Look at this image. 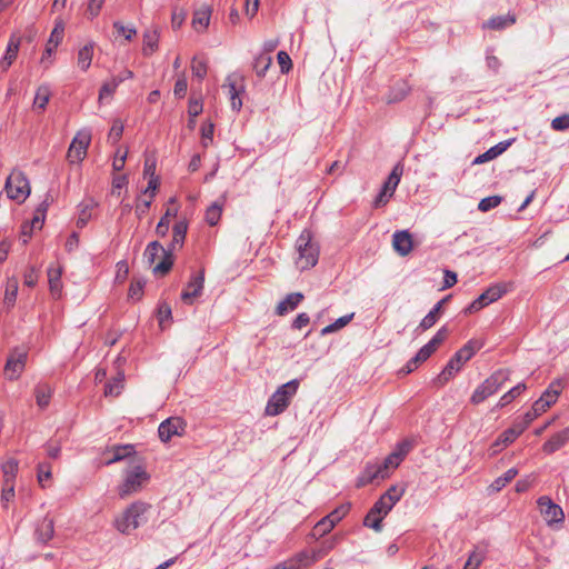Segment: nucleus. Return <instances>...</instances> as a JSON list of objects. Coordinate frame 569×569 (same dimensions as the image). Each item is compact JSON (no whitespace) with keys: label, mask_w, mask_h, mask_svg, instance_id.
<instances>
[{"label":"nucleus","mask_w":569,"mask_h":569,"mask_svg":"<svg viewBox=\"0 0 569 569\" xmlns=\"http://www.w3.org/2000/svg\"><path fill=\"white\" fill-rule=\"evenodd\" d=\"M296 266L300 271L313 268L319 260L320 248L318 242L313 240L311 230L305 229L296 240Z\"/></svg>","instance_id":"nucleus-1"},{"label":"nucleus","mask_w":569,"mask_h":569,"mask_svg":"<svg viewBox=\"0 0 569 569\" xmlns=\"http://www.w3.org/2000/svg\"><path fill=\"white\" fill-rule=\"evenodd\" d=\"M188 231V222L186 219L179 220L173 224L172 228V240L167 248L166 256L161 261L152 269L156 276L163 277L172 269L174 257L173 252L183 247L186 236Z\"/></svg>","instance_id":"nucleus-2"},{"label":"nucleus","mask_w":569,"mask_h":569,"mask_svg":"<svg viewBox=\"0 0 569 569\" xmlns=\"http://www.w3.org/2000/svg\"><path fill=\"white\" fill-rule=\"evenodd\" d=\"M151 505L144 501L132 502L122 515L116 520V528L124 535H129L141 525L148 521V512L151 510Z\"/></svg>","instance_id":"nucleus-3"},{"label":"nucleus","mask_w":569,"mask_h":569,"mask_svg":"<svg viewBox=\"0 0 569 569\" xmlns=\"http://www.w3.org/2000/svg\"><path fill=\"white\" fill-rule=\"evenodd\" d=\"M299 381L297 379L280 386L269 398L264 408L266 416H278L290 405L292 397L297 393Z\"/></svg>","instance_id":"nucleus-4"},{"label":"nucleus","mask_w":569,"mask_h":569,"mask_svg":"<svg viewBox=\"0 0 569 569\" xmlns=\"http://www.w3.org/2000/svg\"><path fill=\"white\" fill-rule=\"evenodd\" d=\"M150 480V475L141 463L132 462L130 469L126 471L123 482L119 486L118 493L124 499L139 492Z\"/></svg>","instance_id":"nucleus-5"},{"label":"nucleus","mask_w":569,"mask_h":569,"mask_svg":"<svg viewBox=\"0 0 569 569\" xmlns=\"http://www.w3.org/2000/svg\"><path fill=\"white\" fill-rule=\"evenodd\" d=\"M508 379L509 370L499 369L477 387L470 398L471 403L479 405L483 402L487 398L495 395Z\"/></svg>","instance_id":"nucleus-6"},{"label":"nucleus","mask_w":569,"mask_h":569,"mask_svg":"<svg viewBox=\"0 0 569 569\" xmlns=\"http://www.w3.org/2000/svg\"><path fill=\"white\" fill-rule=\"evenodd\" d=\"M447 338V329L442 327L435 337L412 357L400 372L408 375L415 371L421 363H423L445 341Z\"/></svg>","instance_id":"nucleus-7"},{"label":"nucleus","mask_w":569,"mask_h":569,"mask_svg":"<svg viewBox=\"0 0 569 569\" xmlns=\"http://www.w3.org/2000/svg\"><path fill=\"white\" fill-rule=\"evenodd\" d=\"M6 191L10 199L23 202L30 194V184L21 171H12L6 181Z\"/></svg>","instance_id":"nucleus-8"},{"label":"nucleus","mask_w":569,"mask_h":569,"mask_svg":"<svg viewBox=\"0 0 569 569\" xmlns=\"http://www.w3.org/2000/svg\"><path fill=\"white\" fill-rule=\"evenodd\" d=\"M403 173V166L401 163H397L387 180L383 182L380 192L377 194L373 207L381 208L385 207L389 200L393 197L395 191L400 182L401 176Z\"/></svg>","instance_id":"nucleus-9"},{"label":"nucleus","mask_w":569,"mask_h":569,"mask_svg":"<svg viewBox=\"0 0 569 569\" xmlns=\"http://www.w3.org/2000/svg\"><path fill=\"white\" fill-rule=\"evenodd\" d=\"M91 141V134L89 131H79L73 138L68 152L67 159L70 163H79L81 162L86 154L87 149Z\"/></svg>","instance_id":"nucleus-10"},{"label":"nucleus","mask_w":569,"mask_h":569,"mask_svg":"<svg viewBox=\"0 0 569 569\" xmlns=\"http://www.w3.org/2000/svg\"><path fill=\"white\" fill-rule=\"evenodd\" d=\"M506 292L503 286L497 284L489 287L482 292L468 308L465 309V316H470L472 312L481 310L486 306L495 302Z\"/></svg>","instance_id":"nucleus-11"},{"label":"nucleus","mask_w":569,"mask_h":569,"mask_svg":"<svg viewBox=\"0 0 569 569\" xmlns=\"http://www.w3.org/2000/svg\"><path fill=\"white\" fill-rule=\"evenodd\" d=\"M103 457L106 458V466L127 459L129 460V463L132 465V462L136 461V449L133 445H116L108 448L103 452Z\"/></svg>","instance_id":"nucleus-12"},{"label":"nucleus","mask_w":569,"mask_h":569,"mask_svg":"<svg viewBox=\"0 0 569 569\" xmlns=\"http://www.w3.org/2000/svg\"><path fill=\"white\" fill-rule=\"evenodd\" d=\"M27 357L28 352L18 348L10 353L4 366V372L10 380H16L20 377L26 367Z\"/></svg>","instance_id":"nucleus-13"},{"label":"nucleus","mask_w":569,"mask_h":569,"mask_svg":"<svg viewBox=\"0 0 569 569\" xmlns=\"http://www.w3.org/2000/svg\"><path fill=\"white\" fill-rule=\"evenodd\" d=\"M540 512L548 525L563 522L565 515L560 506L556 505L549 497L542 496L537 500Z\"/></svg>","instance_id":"nucleus-14"},{"label":"nucleus","mask_w":569,"mask_h":569,"mask_svg":"<svg viewBox=\"0 0 569 569\" xmlns=\"http://www.w3.org/2000/svg\"><path fill=\"white\" fill-rule=\"evenodd\" d=\"M186 422L180 417H170L162 421L158 428V435L161 441L168 442L173 436H181L184 431Z\"/></svg>","instance_id":"nucleus-15"},{"label":"nucleus","mask_w":569,"mask_h":569,"mask_svg":"<svg viewBox=\"0 0 569 569\" xmlns=\"http://www.w3.org/2000/svg\"><path fill=\"white\" fill-rule=\"evenodd\" d=\"M48 207H49V201H48V199H46L37 208L34 217L31 220V223L30 224H28V223L22 224V227H21V237H22V241H23L24 244L31 238V233H32L33 229H41L42 228V224H43V221H44V218H46V212H47Z\"/></svg>","instance_id":"nucleus-16"},{"label":"nucleus","mask_w":569,"mask_h":569,"mask_svg":"<svg viewBox=\"0 0 569 569\" xmlns=\"http://www.w3.org/2000/svg\"><path fill=\"white\" fill-rule=\"evenodd\" d=\"M204 270L201 269L197 274L192 276L186 288L181 292V300L191 303L194 298L199 297L203 289Z\"/></svg>","instance_id":"nucleus-17"},{"label":"nucleus","mask_w":569,"mask_h":569,"mask_svg":"<svg viewBox=\"0 0 569 569\" xmlns=\"http://www.w3.org/2000/svg\"><path fill=\"white\" fill-rule=\"evenodd\" d=\"M392 248L399 256H408L413 248L411 233L408 230L396 231L392 236Z\"/></svg>","instance_id":"nucleus-18"},{"label":"nucleus","mask_w":569,"mask_h":569,"mask_svg":"<svg viewBox=\"0 0 569 569\" xmlns=\"http://www.w3.org/2000/svg\"><path fill=\"white\" fill-rule=\"evenodd\" d=\"M482 347V343L479 340H470L463 347H461L451 358L450 360L458 367L462 368L466 362H468L472 356Z\"/></svg>","instance_id":"nucleus-19"},{"label":"nucleus","mask_w":569,"mask_h":569,"mask_svg":"<svg viewBox=\"0 0 569 569\" xmlns=\"http://www.w3.org/2000/svg\"><path fill=\"white\" fill-rule=\"evenodd\" d=\"M64 34V23L62 20L56 21L54 28L51 31L50 38L46 44V50L43 52L41 62L44 63L46 59H49L57 47L60 44V42L63 39Z\"/></svg>","instance_id":"nucleus-20"},{"label":"nucleus","mask_w":569,"mask_h":569,"mask_svg":"<svg viewBox=\"0 0 569 569\" xmlns=\"http://www.w3.org/2000/svg\"><path fill=\"white\" fill-rule=\"evenodd\" d=\"M525 430L526 426H520L518 422L506 429L492 445L493 455L498 452L500 446L507 447L512 443Z\"/></svg>","instance_id":"nucleus-21"},{"label":"nucleus","mask_w":569,"mask_h":569,"mask_svg":"<svg viewBox=\"0 0 569 569\" xmlns=\"http://www.w3.org/2000/svg\"><path fill=\"white\" fill-rule=\"evenodd\" d=\"M569 442V426L552 435L542 446L545 453L551 455Z\"/></svg>","instance_id":"nucleus-22"},{"label":"nucleus","mask_w":569,"mask_h":569,"mask_svg":"<svg viewBox=\"0 0 569 569\" xmlns=\"http://www.w3.org/2000/svg\"><path fill=\"white\" fill-rule=\"evenodd\" d=\"M386 475L378 462H368L361 476L357 480V487H363L371 483L376 479H386Z\"/></svg>","instance_id":"nucleus-23"},{"label":"nucleus","mask_w":569,"mask_h":569,"mask_svg":"<svg viewBox=\"0 0 569 569\" xmlns=\"http://www.w3.org/2000/svg\"><path fill=\"white\" fill-rule=\"evenodd\" d=\"M303 300V295L300 292L289 293L282 301H280L276 309V315L279 317L286 316L289 311L296 309Z\"/></svg>","instance_id":"nucleus-24"},{"label":"nucleus","mask_w":569,"mask_h":569,"mask_svg":"<svg viewBox=\"0 0 569 569\" xmlns=\"http://www.w3.org/2000/svg\"><path fill=\"white\" fill-rule=\"evenodd\" d=\"M211 17V8L208 6H202L198 10L194 11L192 17V26L197 31H203L207 29L210 22Z\"/></svg>","instance_id":"nucleus-25"},{"label":"nucleus","mask_w":569,"mask_h":569,"mask_svg":"<svg viewBox=\"0 0 569 569\" xmlns=\"http://www.w3.org/2000/svg\"><path fill=\"white\" fill-rule=\"evenodd\" d=\"M159 32L157 29L148 30L143 34L142 53L150 57L158 50Z\"/></svg>","instance_id":"nucleus-26"},{"label":"nucleus","mask_w":569,"mask_h":569,"mask_svg":"<svg viewBox=\"0 0 569 569\" xmlns=\"http://www.w3.org/2000/svg\"><path fill=\"white\" fill-rule=\"evenodd\" d=\"M460 370V368L449 360L442 371L432 380L433 386L438 388L443 387Z\"/></svg>","instance_id":"nucleus-27"},{"label":"nucleus","mask_w":569,"mask_h":569,"mask_svg":"<svg viewBox=\"0 0 569 569\" xmlns=\"http://www.w3.org/2000/svg\"><path fill=\"white\" fill-rule=\"evenodd\" d=\"M53 533L54 523L50 518H44L36 529L37 539L43 543L48 542L53 537Z\"/></svg>","instance_id":"nucleus-28"},{"label":"nucleus","mask_w":569,"mask_h":569,"mask_svg":"<svg viewBox=\"0 0 569 569\" xmlns=\"http://www.w3.org/2000/svg\"><path fill=\"white\" fill-rule=\"evenodd\" d=\"M516 22V16L508 13L507 16L492 17L483 23V28L492 30H501L506 27L512 26Z\"/></svg>","instance_id":"nucleus-29"},{"label":"nucleus","mask_w":569,"mask_h":569,"mask_svg":"<svg viewBox=\"0 0 569 569\" xmlns=\"http://www.w3.org/2000/svg\"><path fill=\"white\" fill-rule=\"evenodd\" d=\"M410 92V87L407 82L401 81L398 82L395 87L391 88L387 96V103H396L402 101Z\"/></svg>","instance_id":"nucleus-30"},{"label":"nucleus","mask_w":569,"mask_h":569,"mask_svg":"<svg viewBox=\"0 0 569 569\" xmlns=\"http://www.w3.org/2000/svg\"><path fill=\"white\" fill-rule=\"evenodd\" d=\"M167 248H163V246L159 241H151L146 250H144V258L147 259L148 263L150 266H156V259L161 254L162 258L166 256Z\"/></svg>","instance_id":"nucleus-31"},{"label":"nucleus","mask_w":569,"mask_h":569,"mask_svg":"<svg viewBox=\"0 0 569 569\" xmlns=\"http://www.w3.org/2000/svg\"><path fill=\"white\" fill-rule=\"evenodd\" d=\"M51 396H52V389L47 383H39L34 388L36 401H37V405L41 409H44V408H47L49 406Z\"/></svg>","instance_id":"nucleus-32"},{"label":"nucleus","mask_w":569,"mask_h":569,"mask_svg":"<svg viewBox=\"0 0 569 569\" xmlns=\"http://www.w3.org/2000/svg\"><path fill=\"white\" fill-rule=\"evenodd\" d=\"M509 146H510L509 141L499 142L498 144L491 147L489 150H487L482 154H479L475 159L473 163H485L487 161H490V160L497 158L499 154H501Z\"/></svg>","instance_id":"nucleus-33"},{"label":"nucleus","mask_w":569,"mask_h":569,"mask_svg":"<svg viewBox=\"0 0 569 569\" xmlns=\"http://www.w3.org/2000/svg\"><path fill=\"white\" fill-rule=\"evenodd\" d=\"M93 47H94V44L92 42H90V43L83 46L78 51L77 63H78V67L82 71H87L92 62Z\"/></svg>","instance_id":"nucleus-34"},{"label":"nucleus","mask_w":569,"mask_h":569,"mask_svg":"<svg viewBox=\"0 0 569 569\" xmlns=\"http://www.w3.org/2000/svg\"><path fill=\"white\" fill-rule=\"evenodd\" d=\"M562 390V382L560 380L552 381L545 392L539 398L540 400L548 401V406H552L558 400L559 395Z\"/></svg>","instance_id":"nucleus-35"},{"label":"nucleus","mask_w":569,"mask_h":569,"mask_svg":"<svg viewBox=\"0 0 569 569\" xmlns=\"http://www.w3.org/2000/svg\"><path fill=\"white\" fill-rule=\"evenodd\" d=\"M518 475V470L516 468L508 469L501 477H498L490 486L489 490L491 492H499L502 490L512 479Z\"/></svg>","instance_id":"nucleus-36"},{"label":"nucleus","mask_w":569,"mask_h":569,"mask_svg":"<svg viewBox=\"0 0 569 569\" xmlns=\"http://www.w3.org/2000/svg\"><path fill=\"white\" fill-rule=\"evenodd\" d=\"M51 97V91L48 86H40L37 89L33 100V108L44 110Z\"/></svg>","instance_id":"nucleus-37"},{"label":"nucleus","mask_w":569,"mask_h":569,"mask_svg":"<svg viewBox=\"0 0 569 569\" xmlns=\"http://www.w3.org/2000/svg\"><path fill=\"white\" fill-rule=\"evenodd\" d=\"M339 538L337 536H333L325 541H322L321 546L317 550L311 551V561H317L323 556H326L330 550L335 548L337 545Z\"/></svg>","instance_id":"nucleus-38"},{"label":"nucleus","mask_w":569,"mask_h":569,"mask_svg":"<svg viewBox=\"0 0 569 569\" xmlns=\"http://www.w3.org/2000/svg\"><path fill=\"white\" fill-rule=\"evenodd\" d=\"M272 63L269 54H259L253 62V70L259 78H263Z\"/></svg>","instance_id":"nucleus-39"},{"label":"nucleus","mask_w":569,"mask_h":569,"mask_svg":"<svg viewBox=\"0 0 569 569\" xmlns=\"http://www.w3.org/2000/svg\"><path fill=\"white\" fill-rule=\"evenodd\" d=\"M120 83L121 79H116L114 77L104 81L99 90V101L101 102L106 98H111Z\"/></svg>","instance_id":"nucleus-40"},{"label":"nucleus","mask_w":569,"mask_h":569,"mask_svg":"<svg viewBox=\"0 0 569 569\" xmlns=\"http://www.w3.org/2000/svg\"><path fill=\"white\" fill-rule=\"evenodd\" d=\"M3 482L4 485L14 483V478L18 472V461L9 459L2 463Z\"/></svg>","instance_id":"nucleus-41"},{"label":"nucleus","mask_w":569,"mask_h":569,"mask_svg":"<svg viewBox=\"0 0 569 569\" xmlns=\"http://www.w3.org/2000/svg\"><path fill=\"white\" fill-rule=\"evenodd\" d=\"M526 385L523 382H520L518 383L517 386H515L513 388H511L508 392H506L500 399H499V402L497 405V407H505L507 405H509L510 402H512L517 397H519L525 390H526Z\"/></svg>","instance_id":"nucleus-42"},{"label":"nucleus","mask_w":569,"mask_h":569,"mask_svg":"<svg viewBox=\"0 0 569 569\" xmlns=\"http://www.w3.org/2000/svg\"><path fill=\"white\" fill-rule=\"evenodd\" d=\"M48 278L50 291L53 296H60L61 292V271L59 269L49 268Z\"/></svg>","instance_id":"nucleus-43"},{"label":"nucleus","mask_w":569,"mask_h":569,"mask_svg":"<svg viewBox=\"0 0 569 569\" xmlns=\"http://www.w3.org/2000/svg\"><path fill=\"white\" fill-rule=\"evenodd\" d=\"M386 516L383 513H375L371 516L370 509L363 519V526L372 528L375 531L379 532L382 529V520Z\"/></svg>","instance_id":"nucleus-44"},{"label":"nucleus","mask_w":569,"mask_h":569,"mask_svg":"<svg viewBox=\"0 0 569 569\" xmlns=\"http://www.w3.org/2000/svg\"><path fill=\"white\" fill-rule=\"evenodd\" d=\"M227 80H228L231 107L233 110L239 111L242 107V100L239 97L240 90L237 89V83H236V81L231 80V77H228Z\"/></svg>","instance_id":"nucleus-45"},{"label":"nucleus","mask_w":569,"mask_h":569,"mask_svg":"<svg viewBox=\"0 0 569 569\" xmlns=\"http://www.w3.org/2000/svg\"><path fill=\"white\" fill-rule=\"evenodd\" d=\"M333 528L335 526L332 525V521L329 520V518L323 517L316 523L311 535L316 538L323 537L325 535L329 533Z\"/></svg>","instance_id":"nucleus-46"},{"label":"nucleus","mask_w":569,"mask_h":569,"mask_svg":"<svg viewBox=\"0 0 569 569\" xmlns=\"http://www.w3.org/2000/svg\"><path fill=\"white\" fill-rule=\"evenodd\" d=\"M350 508V503H342L333 509L329 515H327L326 518H329V520H331L332 525L336 527V525L348 515Z\"/></svg>","instance_id":"nucleus-47"},{"label":"nucleus","mask_w":569,"mask_h":569,"mask_svg":"<svg viewBox=\"0 0 569 569\" xmlns=\"http://www.w3.org/2000/svg\"><path fill=\"white\" fill-rule=\"evenodd\" d=\"M192 74L202 80L207 76V61L203 58L194 57L191 63Z\"/></svg>","instance_id":"nucleus-48"},{"label":"nucleus","mask_w":569,"mask_h":569,"mask_svg":"<svg viewBox=\"0 0 569 569\" xmlns=\"http://www.w3.org/2000/svg\"><path fill=\"white\" fill-rule=\"evenodd\" d=\"M401 460L399 459V456L396 455L393 451L388 455L385 460L379 463L381 470L386 475V477H389L390 470L396 469L400 465Z\"/></svg>","instance_id":"nucleus-49"},{"label":"nucleus","mask_w":569,"mask_h":569,"mask_svg":"<svg viewBox=\"0 0 569 569\" xmlns=\"http://www.w3.org/2000/svg\"><path fill=\"white\" fill-rule=\"evenodd\" d=\"M222 213V206L214 202L206 210V221L209 226H216Z\"/></svg>","instance_id":"nucleus-50"},{"label":"nucleus","mask_w":569,"mask_h":569,"mask_svg":"<svg viewBox=\"0 0 569 569\" xmlns=\"http://www.w3.org/2000/svg\"><path fill=\"white\" fill-rule=\"evenodd\" d=\"M485 560V551L475 549L468 557L463 569H478Z\"/></svg>","instance_id":"nucleus-51"},{"label":"nucleus","mask_w":569,"mask_h":569,"mask_svg":"<svg viewBox=\"0 0 569 569\" xmlns=\"http://www.w3.org/2000/svg\"><path fill=\"white\" fill-rule=\"evenodd\" d=\"M18 292V279L11 278L7 282L6 293H4V302L10 306L13 305L17 298Z\"/></svg>","instance_id":"nucleus-52"},{"label":"nucleus","mask_w":569,"mask_h":569,"mask_svg":"<svg viewBox=\"0 0 569 569\" xmlns=\"http://www.w3.org/2000/svg\"><path fill=\"white\" fill-rule=\"evenodd\" d=\"M393 506L395 505H391V502H389L382 495L371 507V516L375 513H383L387 516Z\"/></svg>","instance_id":"nucleus-53"},{"label":"nucleus","mask_w":569,"mask_h":569,"mask_svg":"<svg viewBox=\"0 0 569 569\" xmlns=\"http://www.w3.org/2000/svg\"><path fill=\"white\" fill-rule=\"evenodd\" d=\"M502 201L500 196H491L480 200L478 204V209L482 212H487L496 207H498Z\"/></svg>","instance_id":"nucleus-54"},{"label":"nucleus","mask_w":569,"mask_h":569,"mask_svg":"<svg viewBox=\"0 0 569 569\" xmlns=\"http://www.w3.org/2000/svg\"><path fill=\"white\" fill-rule=\"evenodd\" d=\"M19 46H20V39L11 37L8 42L6 54H4L6 60L11 61V62H13L16 60V58L18 56V51H19Z\"/></svg>","instance_id":"nucleus-55"},{"label":"nucleus","mask_w":569,"mask_h":569,"mask_svg":"<svg viewBox=\"0 0 569 569\" xmlns=\"http://www.w3.org/2000/svg\"><path fill=\"white\" fill-rule=\"evenodd\" d=\"M405 493V488L399 486H391L385 493L383 497L391 502V505H396Z\"/></svg>","instance_id":"nucleus-56"},{"label":"nucleus","mask_w":569,"mask_h":569,"mask_svg":"<svg viewBox=\"0 0 569 569\" xmlns=\"http://www.w3.org/2000/svg\"><path fill=\"white\" fill-rule=\"evenodd\" d=\"M153 198H154V193H150L148 196V199L146 200H141L140 198L138 199V202L136 204V214L138 216L139 219L142 218L143 214H146L153 201Z\"/></svg>","instance_id":"nucleus-57"},{"label":"nucleus","mask_w":569,"mask_h":569,"mask_svg":"<svg viewBox=\"0 0 569 569\" xmlns=\"http://www.w3.org/2000/svg\"><path fill=\"white\" fill-rule=\"evenodd\" d=\"M123 128H124L123 123L120 120L113 121L112 127L109 131V140L112 143H117L121 139L122 133H123Z\"/></svg>","instance_id":"nucleus-58"},{"label":"nucleus","mask_w":569,"mask_h":569,"mask_svg":"<svg viewBox=\"0 0 569 569\" xmlns=\"http://www.w3.org/2000/svg\"><path fill=\"white\" fill-rule=\"evenodd\" d=\"M551 128L555 131H565L569 129V113L561 114L559 117H556L551 121Z\"/></svg>","instance_id":"nucleus-59"},{"label":"nucleus","mask_w":569,"mask_h":569,"mask_svg":"<svg viewBox=\"0 0 569 569\" xmlns=\"http://www.w3.org/2000/svg\"><path fill=\"white\" fill-rule=\"evenodd\" d=\"M278 63L282 73H288L292 68L290 56L286 51H279L277 54Z\"/></svg>","instance_id":"nucleus-60"},{"label":"nucleus","mask_w":569,"mask_h":569,"mask_svg":"<svg viewBox=\"0 0 569 569\" xmlns=\"http://www.w3.org/2000/svg\"><path fill=\"white\" fill-rule=\"evenodd\" d=\"M203 109L202 101L200 99L190 98L188 103V114L190 118L198 117Z\"/></svg>","instance_id":"nucleus-61"},{"label":"nucleus","mask_w":569,"mask_h":569,"mask_svg":"<svg viewBox=\"0 0 569 569\" xmlns=\"http://www.w3.org/2000/svg\"><path fill=\"white\" fill-rule=\"evenodd\" d=\"M51 478V467L47 463H40L38 466V481L41 485V487H46V481L50 480Z\"/></svg>","instance_id":"nucleus-62"},{"label":"nucleus","mask_w":569,"mask_h":569,"mask_svg":"<svg viewBox=\"0 0 569 569\" xmlns=\"http://www.w3.org/2000/svg\"><path fill=\"white\" fill-rule=\"evenodd\" d=\"M106 0H88L87 13L90 19L98 17Z\"/></svg>","instance_id":"nucleus-63"},{"label":"nucleus","mask_w":569,"mask_h":569,"mask_svg":"<svg viewBox=\"0 0 569 569\" xmlns=\"http://www.w3.org/2000/svg\"><path fill=\"white\" fill-rule=\"evenodd\" d=\"M214 126L211 122L204 123L201 128V138L203 147H208V141L213 139Z\"/></svg>","instance_id":"nucleus-64"}]
</instances>
